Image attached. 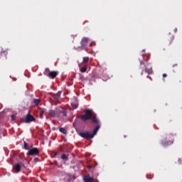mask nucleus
Returning <instances> with one entry per match:
<instances>
[{"label":"nucleus","instance_id":"obj_1","mask_svg":"<svg viewBox=\"0 0 182 182\" xmlns=\"http://www.w3.org/2000/svg\"><path fill=\"white\" fill-rule=\"evenodd\" d=\"M77 117L80 119L82 122H87V120H92V123H95L97 124L93 130L92 134H90L89 132H79L78 134L82 139H85L86 140H90V139H93L96 134H97V132H99V129H100V124H99V119L96 118L95 115L92 114H84L79 116Z\"/></svg>","mask_w":182,"mask_h":182},{"label":"nucleus","instance_id":"obj_2","mask_svg":"<svg viewBox=\"0 0 182 182\" xmlns=\"http://www.w3.org/2000/svg\"><path fill=\"white\" fill-rule=\"evenodd\" d=\"M21 123H32V122H36V119H35V117L27 114L25 117L20 118Z\"/></svg>","mask_w":182,"mask_h":182},{"label":"nucleus","instance_id":"obj_3","mask_svg":"<svg viewBox=\"0 0 182 182\" xmlns=\"http://www.w3.org/2000/svg\"><path fill=\"white\" fill-rule=\"evenodd\" d=\"M173 141H174V136L173 134H166V140L161 141V145L166 147V146H168V143H173Z\"/></svg>","mask_w":182,"mask_h":182},{"label":"nucleus","instance_id":"obj_4","mask_svg":"<svg viewBox=\"0 0 182 182\" xmlns=\"http://www.w3.org/2000/svg\"><path fill=\"white\" fill-rule=\"evenodd\" d=\"M39 149L34 147L31 149H28L26 153L28 157H31V156H39Z\"/></svg>","mask_w":182,"mask_h":182},{"label":"nucleus","instance_id":"obj_5","mask_svg":"<svg viewBox=\"0 0 182 182\" xmlns=\"http://www.w3.org/2000/svg\"><path fill=\"white\" fill-rule=\"evenodd\" d=\"M56 114H66L68 113L64 107H58L55 109Z\"/></svg>","mask_w":182,"mask_h":182},{"label":"nucleus","instance_id":"obj_6","mask_svg":"<svg viewBox=\"0 0 182 182\" xmlns=\"http://www.w3.org/2000/svg\"><path fill=\"white\" fill-rule=\"evenodd\" d=\"M89 42V38L87 37H83L81 41L82 48H86L87 46V43Z\"/></svg>","mask_w":182,"mask_h":182},{"label":"nucleus","instance_id":"obj_7","mask_svg":"<svg viewBox=\"0 0 182 182\" xmlns=\"http://www.w3.org/2000/svg\"><path fill=\"white\" fill-rule=\"evenodd\" d=\"M48 77H50L51 79H55L56 76H58V72L56 71H50L48 74Z\"/></svg>","mask_w":182,"mask_h":182},{"label":"nucleus","instance_id":"obj_8","mask_svg":"<svg viewBox=\"0 0 182 182\" xmlns=\"http://www.w3.org/2000/svg\"><path fill=\"white\" fill-rule=\"evenodd\" d=\"M13 168H14V170L16 171V173H20L21 166L19 164H16L14 165Z\"/></svg>","mask_w":182,"mask_h":182},{"label":"nucleus","instance_id":"obj_9","mask_svg":"<svg viewBox=\"0 0 182 182\" xmlns=\"http://www.w3.org/2000/svg\"><path fill=\"white\" fill-rule=\"evenodd\" d=\"M62 95V91H58L55 94H53V97L55 100H59V97H60V95Z\"/></svg>","mask_w":182,"mask_h":182},{"label":"nucleus","instance_id":"obj_10","mask_svg":"<svg viewBox=\"0 0 182 182\" xmlns=\"http://www.w3.org/2000/svg\"><path fill=\"white\" fill-rule=\"evenodd\" d=\"M84 181L85 182H93L94 179H93V178H92L90 176H85Z\"/></svg>","mask_w":182,"mask_h":182},{"label":"nucleus","instance_id":"obj_11","mask_svg":"<svg viewBox=\"0 0 182 182\" xmlns=\"http://www.w3.org/2000/svg\"><path fill=\"white\" fill-rule=\"evenodd\" d=\"M38 113H39V114H45V113H46V109H45V108H38Z\"/></svg>","mask_w":182,"mask_h":182},{"label":"nucleus","instance_id":"obj_12","mask_svg":"<svg viewBox=\"0 0 182 182\" xmlns=\"http://www.w3.org/2000/svg\"><path fill=\"white\" fill-rule=\"evenodd\" d=\"M87 70V65L85 64V66L82 67L80 68L81 73H86V71Z\"/></svg>","mask_w":182,"mask_h":182},{"label":"nucleus","instance_id":"obj_13","mask_svg":"<svg viewBox=\"0 0 182 182\" xmlns=\"http://www.w3.org/2000/svg\"><path fill=\"white\" fill-rule=\"evenodd\" d=\"M85 114H93V110L90 109H87L84 111Z\"/></svg>","mask_w":182,"mask_h":182},{"label":"nucleus","instance_id":"obj_14","mask_svg":"<svg viewBox=\"0 0 182 182\" xmlns=\"http://www.w3.org/2000/svg\"><path fill=\"white\" fill-rule=\"evenodd\" d=\"M59 132L60 133H63V134H68V130H66L65 128L63 127H60L59 129Z\"/></svg>","mask_w":182,"mask_h":182},{"label":"nucleus","instance_id":"obj_15","mask_svg":"<svg viewBox=\"0 0 182 182\" xmlns=\"http://www.w3.org/2000/svg\"><path fill=\"white\" fill-rule=\"evenodd\" d=\"M33 105H35V106H38V105H39V103H41V99H34L33 100Z\"/></svg>","mask_w":182,"mask_h":182},{"label":"nucleus","instance_id":"obj_16","mask_svg":"<svg viewBox=\"0 0 182 182\" xmlns=\"http://www.w3.org/2000/svg\"><path fill=\"white\" fill-rule=\"evenodd\" d=\"M146 73H148V75H151L153 73V68H145Z\"/></svg>","mask_w":182,"mask_h":182},{"label":"nucleus","instance_id":"obj_17","mask_svg":"<svg viewBox=\"0 0 182 182\" xmlns=\"http://www.w3.org/2000/svg\"><path fill=\"white\" fill-rule=\"evenodd\" d=\"M71 106L72 107H73V109H77L79 105L77 104V102H72Z\"/></svg>","mask_w":182,"mask_h":182},{"label":"nucleus","instance_id":"obj_18","mask_svg":"<svg viewBox=\"0 0 182 182\" xmlns=\"http://www.w3.org/2000/svg\"><path fill=\"white\" fill-rule=\"evenodd\" d=\"M0 55H1V56H7V55H8V51H6V50L1 51V52L0 53Z\"/></svg>","mask_w":182,"mask_h":182},{"label":"nucleus","instance_id":"obj_19","mask_svg":"<svg viewBox=\"0 0 182 182\" xmlns=\"http://www.w3.org/2000/svg\"><path fill=\"white\" fill-rule=\"evenodd\" d=\"M82 62L83 63H85V65L87 63V62H89V57H84L82 58Z\"/></svg>","mask_w":182,"mask_h":182},{"label":"nucleus","instance_id":"obj_20","mask_svg":"<svg viewBox=\"0 0 182 182\" xmlns=\"http://www.w3.org/2000/svg\"><path fill=\"white\" fill-rule=\"evenodd\" d=\"M61 159H62V160H65V161H67V160H68V156L65 154H62Z\"/></svg>","mask_w":182,"mask_h":182},{"label":"nucleus","instance_id":"obj_21","mask_svg":"<svg viewBox=\"0 0 182 182\" xmlns=\"http://www.w3.org/2000/svg\"><path fill=\"white\" fill-rule=\"evenodd\" d=\"M23 149L25 150H29V147H28V143H26V141H24Z\"/></svg>","mask_w":182,"mask_h":182},{"label":"nucleus","instance_id":"obj_22","mask_svg":"<svg viewBox=\"0 0 182 182\" xmlns=\"http://www.w3.org/2000/svg\"><path fill=\"white\" fill-rule=\"evenodd\" d=\"M173 41H174V36H171L170 37L169 45H171V43H173Z\"/></svg>","mask_w":182,"mask_h":182},{"label":"nucleus","instance_id":"obj_23","mask_svg":"<svg viewBox=\"0 0 182 182\" xmlns=\"http://www.w3.org/2000/svg\"><path fill=\"white\" fill-rule=\"evenodd\" d=\"M50 114H56V110H53V109L50 110Z\"/></svg>","mask_w":182,"mask_h":182},{"label":"nucleus","instance_id":"obj_24","mask_svg":"<svg viewBox=\"0 0 182 182\" xmlns=\"http://www.w3.org/2000/svg\"><path fill=\"white\" fill-rule=\"evenodd\" d=\"M11 120H15L16 119V114H11Z\"/></svg>","mask_w":182,"mask_h":182},{"label":"nucleus","instance_id":"obj_25","mask_svg":"<svg viewBox=\"0 0 182 182\" xmlns=\"http://www.w3.org/2000/svg\"><path fill=\"white\" fill-rule=\"evenodd\" d=\"M48 72H49V68H46L44 75H48Z\"/></svg>","mask_w":182,"mask_h":182},{"label":"nucleus","instance_id":"obj_26","mask_svg":"<svg viewBox=\"0 0 182 182\" xmlns=\"http://www.w3.org/2000/svg\"><path fill=\"white\" fill-rule=\"evenodd\" d=\"M33 161H34L35 163H38V161H39V159H38L37 157H36V158H34Z\"/></svg>","mask_w":182,"mask_h":182},{"label":"nucleus","instance_id":"obj_27","mask_svg":"<svg viewBox=\"0 0 182 182\" xmlns=\"http://www.w3.org/2000/svg\"><path fill=\"white\" fill-rule=\"evenodd\" d=\"M140 64H141V65H144V61L141 60V61H140Z\"/></svg>","mask_w":182,"mask_h":182},{"label":"nucleus","instance_id":"obj_28","mask_svg":"<svg viewBox=\"0 0 182 182\" xmlns=\"http://www.w3.org/2000/svg\"><path fill=\"white\" fill-rule=\"evenodd\" d=\"M163 77H167V74H163Z\"/></svg>","mask_w":182,"mask_h":182},{"label":"nucleus","instance_id":"obj_29","mask_svg":"<svg viewBox=\"0 0 182 182\" xmlns=\"http://www.w3.org/2000/svg\"><path fill=\"white\" fill-rule=\"evenodd\" d=\"M145 52H146L145 50H142V53H143L142 55H144V53H145Z\"/></svg>","mask_w":182,"mask_h":182},{"label":"nucleus","instance_id":"obj_30","mask_svg":"<svg viewBox=\"0 0 182 182\" xmlns=\"http://www.w3.org/2000/svg\"><path fill=\"white\" fill-rule=\"evenodd\" d=\"M40 118H41V119H43V115L40 114Z\"/></svg>","mask_w":182,"mask_h":182},{"label":"nucleus","instance_id":"obj_31","mask_svg":"<svg viewBox=\"0 0 182 182\" xmlns=\"http://www.w3.org/2000/svg\"><path fill=\"white\" fill-rule=\"evenodd\" d=\"M56 115L55 114H51V117H55Z\"/></svg>","mask_w":182,"mask_h":182},{"label":"nucleus","instance_id":"obj_32","mask_svg":"<svg viewBox=\"0 0 182 182\" xmlns=\"http://www.w3.org/2000/svg\"><path fill=\"white\" fill-rule=\"evenodd\" d=\"M174 32H175V33L177 32V28L174 29Z\"/></svg>","mask_w":182,"mask_h":182},{"label":"nucleus","instance_id":"obj_33","mask_svg":"<svg viewBox=\"0 0 182 182\" xmlns=\"http://www.w3.org/2000/svg\"><path fill=\"white\" fill-rule=\"evenodd\" d=\"M176 66H177V64H174V65H173V68H174V67H176Z\"/></svg>","mask_w":182,"mask_h":182},{"label":"nucleus","instance_id":"obj_34","mask_svg":"<svg viewBox=\"0 0 182 182\" xmlns=\"http://www.w3.org/2000/svg\"><path fill=\"white\" fill-rule=\"evenodd\" d=\"M88 168H92V166H88Z\"/></svg>","mask_w":182,"mask_h":182},{"label":"nucleus","instance_id":"obj_35","mask_svg":"<svg viewBox=\"0 0 182 182\" xmlns=\"http://www.w3.org/2000/svg\"><path fill=\"white\" fill-rule=\"evenodd\" d=\"M141 75H143V71L141 72Z\"/></svg>","mask_w":182,"mask_h":182},{"label":"nucleus","instance_id":"obj_36","mask_svg":"<svg viewBox=\"0 0 182 182\" xmlns=\"http://www.w3.org/2000/svg\"><path fill=\"white\" fill-rule=\"evenodd\" d=\"M66 117V114L64 115Z\"/></svg>","mask_w":182,"mask_h":182},{"label":"nucleus","instance_id":"obj_37","mask_svg":"<svg viewBox=\"0 0 182 182\" xmlns=\"http://www.w3.org/2000/svg\"><path fill=\"white\" fill-rule=\"evenodd\" d=\"M28 114H30V113L28 112Z\"/></svg>","mask_w":182,"mask_h":182}]
</instances>
